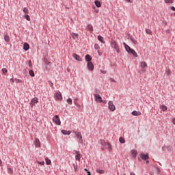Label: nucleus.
Instances as JSON below:
<instances>
[{
    "label": "nucleus",
    "instance_id": "obj_1",
    "mask_svg": "<svg viewBox=\"0 0 175 175\" xmlns=\"http://www.w3.org/2000/svg\"><path fill=\"white\" fill-rule=\"evenodd\" d=\"M123 46H124L125 50L129 54H132L135 58L137 57V53H136L134 49H133L132 48H131V46L126 44V43L124 42Z\"/></svg>",
    "mask_w": 175,
    "mask_h": 175
},
{
    "label": "nucleus",
    "instance_id": "obj_2",
    "mask_svg": "<svg viewBox=\"0 0 175 175\" xmlns=\"http://www.w3.org/2000/svg\"><path fill=\"white\" fill-rule=\"evenodd\" d=\"M111 47L114 49L118 54L120 53V47L118 46V44L113 39L111 40Z\"/></svg>",
    "mask_w": 175,
    "mask_h": 175
},
{
    "label": "nucleus",
    "instance_id": "obj_3",
    "mask_svg": "<svg viewBox=\"0 0 175 175\" xmlns=\"http://www.w3.org/2000/svg\"><path fill=\"white\" fill-rule=\"evenodd\" d=\"M53 121L56 125H61V120L59 119V116H58V115H55L53 118Z\"/></svg>",
    "mask_w": 175,
    "mask_h": 175
},
{
    "label": "nucleus",
    "instance_id": "obj_4",
    "mask_svg": "<svg viewBox=\"0 0 175 175\" xmlns=\"http://www.w3.org/2000/svg\"><path fill=\"white\" fill-rule=\"evenodd\" d=\"M94 95L96 102H97L98 103H102L103 102V100H102V96H100V95H99L98 94H94Z\"/></svg>",
    "mask_w": 175,
    "mask_h": 175
},
{
    "label": "nucleus",
    "instance_id": "obj_5",
    "mask_svg": "<svg viewBox=\"0 0 175 175\" xmlns=\"http://www.w3.org/2000/svg\"><path fill=\"white\" fill-rule=\"evenodd\" d=\"M108 109H109L111 111H114L116 110V106L114 105V103H113V101H109Z\"/></svg>",
    "mask_w": 175,
    "mask_h": 175
},
{
    "label": "nucleus",
    "instance_id": "obj_6",
    "mask_svg": "<svg viewBox=\"0 0 175 175\" xmlns=\"http://www.w3.org/2000/svg\"><path fill=\"white\" fill-rule=\"evenodd\" d=\"M55 98L57 100H62V94L61 92H56L55 94Z\"/></svg>",
    "mask_w": 175,
    "mask_h": 175
},
{
    "label": "nucleus",
    "instance_id": "obj_7",
    "mask_svg": "<svg viewBox=\"0 0 175 175\" xmlns=\"http://www.w3.org/2000/svg\"><path fill=\"white\" fill-rule=\"evenodd\" d=\"M75 135L79 140H80L81 143H83V136H81V133L75 132Z\"/></svg>",
    "mask_w": 175,
    "mask_h": 175
},
{
    "label": "nucleus",
    "instance_id": "obj_8",
    "mask_svg": "<svg viewBox=\"0 0 175 175\" xmlns=\"http://www.w3.org/2000/svg\"><path fill=\"white\" fill-rule=\"evenodd\" d=\"M140 157L142 159H143V161H147V159H148L149 158L148 153H146V154L141 153Z\"/></svg>",
    "mask_w": 175,
    "mask_h": 175
},
{
    "label": "nucleus",
    "instance_id": "obj_9",
    "mask_svg": "<svg viewBox=\"0 0 175 175\" xmlns=\"http://www.w3.org/2000/svg\"><path fill=\"white\" fill-rule=\"evenodd\" d=\"M88 70H90V72H92V70H94V64H92V62H89L88 63Z\"/></svg>",
    "mask_w": 175,
    "mask_h": 175
},
{
    "label": "nucleus",
    "instance_id": "obj_10",
    "mask_svg": "<svg viewBox=\"0 0 175 175\" xmlns=\"http://www.w3.org/2000/svg\"><path fill=\"white\" fill-rule=\"evenodd\" d=\"M72 57L76 59V61H82L81 57L76 53L72 54Z\"/></svg>",
    "mask_w": 175,
    "mask_h": 175
},
{
    "label": "nucleus",
    "instance_id": "obj_11",
    "mask_svg": "<svg viewBox=\"0 0 175 175\" xmlns=\"http://www.w3.org/2000/svg\"><path fill=\"white\" fill-rule=\"evenodd\" d=\"M77 155L75 156L76 161H80L81 159V154H80L79 151H75Z\"/></svg>",
    "mask_w": 175,
    "mask_h": 175
},
{
    "label": "nucleus",
    "instance_id": "obj_12",
    "mask_svg": "<svg viewBox=\"0 0 175 175\" xmlns=\"http://www.w3.org/2000/svg\"><path fill=\"white\" fill-rule=\"evenodd\" d=\"M85 59L87 61L88 63L91 62L92 61V57L90 55L88 54L85 56Z\"/></svg>",
    "mask_w": 175,
    "mask_h": 175
},
{
    "label": "nucleus",
    "instance_id": "obj_13",
    "mask_svg": "<svg viewBox=\"0 0 175 175\" xmlns=\"http://www.w3.org/2000/svg\"><path fill=\"white\" fill-rule=\"evenodd\" d=\"M38 98H33L31 100V106H33L36 105V103H38Z\"/></svg>",
    "mask_w": 175,
    "mask_h": 175
},
{
    "label": "nucleus",
    "instance_id": "obj_14",
    "mask_svg": "<svg viewBox=\"0 0 175 175\" xmlns=\"http://www.w3.org/2000/svg\"><path fill=\"white\" fill-rule=\"evenodd\" d=\"M98 144H100L103 147H106V146H107V143H106L103 139H100L98 141Z\"/></svg>",
    "mask_w": 175,
    "mask_h": 175
},
{
    "label": "nucleus",
    "instance_id": "obj_15",
    "mask_svg": "<svg viewBox=\"0 0 175 175\" xmlns=\"http://www.w3.org/2000/svg\"><path fill=\"white\" fill-rule=\"evenodd\" d=\"M23 50H25V51H28V50H29V44L25 42L23 44Z\"/></svg>",
    "mask_w": 175,
    "mask_h": 175
},
{
    "label": "nucleus",
    "instance_id": "obj_16",
    "mask_svg": "<svg viewBox=\"0 0 175 175\" xmlns=\"http://www.w3.org/2000/svg\"><path fill=\"white\" fill-rule=\"evenodd\" d=\"M141 68H142V72H146V69L144 68H147V63L146 62H142L141 63Z\"/></svg>",
    "mask_w": 175,
    "mask_h": 175
},
{
    "label": "nucleus",
    "instance_id": "obj_17",
    "mask_svg": "<svg viewBox=\"0 0 175 175\" xmlns=\"http://www.w3.org/2000/svg\"><path fill=\"white\" fill-rule=\"evenodd\" d=\"M4 40L6 43H9L10 42V38L9 37V35L4 34Z\"/></svg>",
    "mask_w": 175,
    "mask_h": 175
},
{
    "label": "nucleus",
    "instance_id": "obj_18",
    "mask_svg": "<svg viewBox=\"0 0 175 175\" xmlns=\"http://www.w3.org/2000/svg\"><path fill=\"white\" fill-rule=\"evenodd\" d=\"M131 114H132V116H142V112L137 111H133L131 112Z\"/></svg>",
    "mask_w": 175,
    "mask_h": 175
},
{
    "label": "nucleus",
    "instance_id": "obj_19",
    "mask_svg": "<svg viewBox=\"0 0 175 175\" xmlns=\"http://www.w3.org/2000/svg\"><path fill=\"white\" fill-rule=\"evenodd\" d=\"M98 40H99V42H100L101 43L105 44V39L103 38V37L102 36H98L97 37Z\"/></svg>",
    "mask_w": 175,
    "mask_h": 175
},
{
    "label": "nucleus",
    "instance_id": "obj_20",
    "mask_svg": "<svg viewBox=\"0 0 175 175\" xmlns=\"http://www.w3.org/2000/svg\"><path fill=\"white\" fill-rule=\"evenodd\" d=\"M94 4L96 8H100V6H102V3H100V1H99V0L94 1Z\"/></svg>",
    "mask_w": 175,
    "mask_h": 175
},
{
    "label": "nucleus",
    "instance_id": "obj_21",
    "mask_svg": "<svg viewBox=\"0 0 175 175\" xmlns=\"http://www.w3.org/2000/svg\"><path fill=\"white\" fill-rule=\"evenodd\" d=\"M62 133L63 135H70L72 133L71 131L62 130Z\"/></svg>",
    "mask_w": 175,
    "mask_h": 175
},
{
    "label": "nucleus",
    "instance_id": "obj_22",
    "mask_svg": "<svg viewBox=\"0 0 175 175\" xmlns=\"http://www.w3.org/2000/svg\"><path fill=\"white\" fill-rule=\"evenodd\" d=\"M34 145L36 147H40V141H39V139H36L35 140Z\"/></svg>",
    "mask_w": 175,
    "mask_h": 175
},
{
    "label": "nucleus",
    "instance_id": "obj_23",
    "mask_svg": "<svg viewBox=\"0 0 175 175\" xmlns=\"http://www.w3.org/2000/svg\"><path fill=\"white\" fill-rule=\"evenodd\" d=\"M107 146L108 147V150L109 151V152H111V151H113V148H111V145L110 144V143L107 142Z\"/></svg>",
    "mask_w": 175,
    "mask_h": 175
},
{
    "label": "nucleus",
    "instance_id": "obj_24",
    "mask_svg": "<svg viewBox=\"0 0 175 175\" xmlns=\"http://www.w3.org/2000/svg\"><path fill=\"white\" fill-rule=\"evenodd\" d=\"M130 40H131L132 43H133V44H137V41L133 37H130Z\"/></svg>",
    "mask_w": 175,
    "mask_h": 175
},
{
    "label": "nucleus",
    "instance_id": "obj_25",
    "mask_svg": "<svg viewBox=\"0 0 175 175\" xmlns=\"http://www.w3.org/2000/svg\"><path fill=\"white\" fill-rule=\"evenodd\" d=\"M87 28L88 31H90V32H92V31H94V27L92 26L91 24L88 25Z\"/></svg>",
    "mask_w": 175,
    "mask_h": 175
},
{
    "label": "nucleus",
    "instance_id": "obj_26",
    "mask_svg": "<svg viewBox=\"0 0 175 175\" xmlns=\"http://www.w3.org/2000/svg\"><path fill=\"white\" fill-rule=\"evenodd\" d=\"M131 154L133 157H136L137 156V150H131Z\"/></svg>",
    "mask_w": 175,
    "mask_h": 175
},
{
    "label": "nucleus",
    "instance_id": "obj_27",
    "mask_svg": "<svg viewBox=\"0 0 175 175\" xmlns=\"http://www.w3.org/2000/svg\"><path fill=\"white\" fill-rule=\"evenodd\" d=\"M29 75H30V76H31V77H35V72H34L33 70H30L29 71Z\"/></svg>",
    "mask_w": 175,
    "mask_h": 175
},
{
    "label": "nucleus",
    "instance_id": "obj_28",
    "mask_svg": "<svg viewBox=\"0 0 175 175\" xmlns=\"http://www.w3.org/2000/svg\"><path fill=\"white\" fill-rule=\"evenodd\" d=\"M119 142H120V143H121V144H124V143H125V139H124V137H120L119 138Z\"/></svg>",
    "mask_w": 175,
    "mask_h": 175
},
{
    "label": "nucleus",
    "instance_id": "obj_29",
    "mask_svg": "<svg viewBox=\"0 0 175 175\" xmlns=\"http://www.w3.org/2000/svg\"><path fill=\"white\" fill-rule=\"evenodd\" d=\"M45 161L46 165H51V160H50L49 158H46Z\"/></svg>",
    "mask_w": 175,
    "mask_h": 175
},
{
    "label": "nucleus",
    "instance_id": "obj_30",
    "mask_svg": "<svg viewBox=\"0 0 175 175\" xmlns=\"http://www.w3.org/2000/svg\"><path fill=\"white\" fill-rule=\"evenodd\" d=\"M96 172L98 173L99 174H104L105 170H96Z\"/></svg>",
    "mask_w": 175,
    "mask_h": 175
},
{
    "label": "nucleus",
    "instance_id": "obj_31",
    "mask_svg": "<svg viewBox=\"0 0 175 175\" xmlns=\"http://www.w3.org/2000/svg\"><path fill=\"white\" fill-rule=\"evenodd\" d=\"M23 12H25V14H28V13H29V10L27 7H25L23 8Z\"/></svg>",
    "mask_w": 175,
    "mask_h": 175
},
{
    "label": "nucleus",
    "instance_id": "obj_32",
    "mask_svg": "<svg viewBox=\"0 0 175 175\" xmlns=\"http://www.w3.org/2000/svg\"><path fill=\"white\" fill-rule=\"evenodd\" d=\"M24 18H25L26 20H27V21H31V17H29V15L28 14H25L24 16Z\"/></svg>",
    "mask_w": 175,
    "mask_h": 175
},
{
    "label": "nucleus",
    "instance_id": "obj_33",
    "mask_svg": "<svg viewBox=\"0 0 175 175\" xmlns=\"http://www.w3.org/2000/svg\"><path fill=\"white\" fill-rule=\"evenodd\" d=\"M161 109L163 110V111H166V110H167V107L165 105H161Z\"/></svg>",
    "mask_w": 175,
    "mask_h": 175
},
{
    "label": "nucleus",
    "instance_id": "obj_34",
    "mask_svg": "<svg viewBox=\"0 0 175 175\" xmlns=\"http://www.w3.org/2000/svg\"><path fill=\"white\" fill-rule=\"evenodd\" d=\"M167 150L169 152L173 151V148L170 146H166Z\"/></svg>",
    "mask_w": 175,
    "mask_h": 175
},
{
    "label": "nucleus",
    "instance_id": "obj_35",
    "mask_svg": "<svg viewBox=\"0 0 175 175\" xmlns=\"http://www.w3.org/2000/svg\"><path fill=\"white\" fill-rule=\"evenodd\" d=\"M8 173H9V174H13V169L10 167L8 168Z\"/></svg>",
    "mask_w": 175,
    "mask_h": 175
},
{
    "label": "nucleus",
    "instance_id": "obj_36",
    "mask_svg": "<svg viewBox=\"0 0 175 175\" xmlns=\"http://www.w3.org/2000/svg\"><path fill=\"white\" fill-rule=\"evenodd\" d=\"M66 102H67V103H68V105H72V98H68L67 100H66Z\"/></svg>",
    "mask_w": 175,
    "mask_h": 175
},
{
    "label": "nucleus",
    "instance_id": "obj_37",
    "mask_svg": "<svg viewBox=\"0 0 175 175\" xmlns=\"http://www.w3.org/2000/svg\"><path fill=\"white\" fill-rule=\"evenodd\" d=\"M146 32L148 33V35H151V33H152V31H151V29H146Z\"/></svg>",
    "mask_w": 175,
    "mask_h": 175
},
{
    "label": "nucleus",
    "instance_id": "obj_38",
    "mask_svg": "<svg viewBox=\"0 0 175 175\" xmlns=\"http://www.w3.org/2000/svg\"><path fill=\"white\" fill-rule=\"evenodd\" d=\"M72 38L73 39H77V38H79V34L74 33L72 34Z\"/></svg>",
    "mask_w": 175,
    "mask_h": 175
},
{
    "label": "nucleus",
    "instance_id": "obj_39",
    "mask_svg": "<svg viewBox=\"0 0 175 175\" xmlns=\"http://www.w3.org/2000/svg\"><path fill=\"white\" fill-rule=\"evenodd\" d=\"M94 49H95V50H99L100 49V46H99V44H95Z\"/></svg>",
    "mask_w": 175,
    "mask_h": 175
},
{
    "label": "nucleus",
    "instance_id": "obj_40",
    "mask_svg": "<svg viewBox=\"0 0 175 175\" xmlns=\"http://www.w3.org/2000/svg\"><path fill=\"white\" fill-rule=\"evenodd\" d=\"M49 83L50 87H51L53 90H54V84L53 83V82L51 81H49Z\"/></svg>",
    "mask_w": 175,
    "mask_h": 175
},
{
    "label": "nucleus",
    "instance_id": "obj_41",
    "mask_svg": "<svg viewBox=\"0 0 175 175\" xmlns=\"http://www.w3.org/2000/svg\"><path fill=\"white\" fill-rule=\"evenodd\" d=\"M174 0H165V3H173Z\"/></svg>",
    "mask_w": 175,
    "mask_h": 175
},
{
    "label": "nucleus",
    "instance_id": "obj_42",
    "mask_svg": "<svg viewBox=\"0 0 175 175\" xmlns=\"http://www.w3.org/2000/svg\"><path fill=\"white\" fill-rule=\"evenodd\" d=\"M73 167L75 172H77V170H79V168L77 167V165L73 164Z\"/></svg>",
    "mask_w": 175,
    "mask_h": 175
},
{
    "label": "nucleus",
    "instance_id": "obj_43",
    "mask_svg": "<svg viewBox=\"0 0 175 175\" xmlns=\"http://www.w3.org/2000/svg\"><path fill=\"white\" fill-rule=\"evenodd\" d=\"M28 65H29V68H30L31 69H32V62H31V60H29V61L28 62Z\"/></svg>",
    "mask_w": 175,
    "mask_h": 175
},
{
    "label": "nucleus",
    "instance_id": "obj_44",
    "mask_svg": "<svg viewBox=\"0 0 175 175\" xmlns=\"http://www.w3.org/2000/svg\"><path fill=\"white\" fill-rule=\"evenodd\" d=\"M37 163L42 165V166L44 165V161H37Z\"/></svg>",
    "mask_w": 175,
    "mask_h": 175
},
{
    "label": "nucleus",
    "instance_id": "obj_45",
    "mask_svg": "<svg viewBox=\"0 0 175 175\" xmlns=\"http://www.w3.org/2000/svg\"><path fill=\"white\" fill-rule=\"evenodd\" d=\"M2 72L3 73V74H5V73H7L8 72V69H6V68H2Z\"/></svg>",
    "mask_w": 175,
    "mask_h": 175
},
{
    "label": "nucleus",
    "instance_id": "obj_46",
    "mask_svg": "<svg viewBox=\"0 0 175 175\" xmlns=\"http://www.w3.org/2000/svg\"><path fill=\"white\" fill-rule=\"evenodd\" d=\"M156 170H157V174H159V173H161V170L159 169V167H157Z\"/></svg>",
    "mask_w": 175,
    "mask_h": 175
},
{
    "label": "nucleus",
    "instance_id": "obj_47",
    "mask_svg": "<svg viewBox=\"0 0 175 175\" xmlns=\"http://www.w3.org/2000/svg\"><path fill=\"white\" fill-rule=\"evenodd\" d=\"M109 80H110V81H111V83H116V81H115V79H113V78H109Z\"/></svg>",
    "mask_w": 175,
    "mask_h": 175
},
{
    "label": "nucleus",
    "instance_id": "obj_48",
    "mask_svg": "<svg viewBox=\"0 0 175 175\" xmlns=\"http://www.w3.org/2000/svg\"><path fill=\"white\" fill-rule=\"evenodd\" d=\"M101 73H103V75H106V73H107V72L106 70H100Z\"/></svg>",
    "mask_w": 175,
    "mask_h": 175
},
{
    "label": "nucleus",
    "instance_id": "obj_49",
    "mask_svg": "<svg viewBox=\"0 0 175 175\" xmlns=\"http://www.w3.org/2000/svg\"><path fill=\"white\" fill-rule=\"evenodd\" d=\"M95 92L96 94H99V89L95 88Z\"/></svg>",
    "mask_w": 175,
    "mask_h": 175
},
{
    "label": "nucleus",
    "instance_id": "obj_50",
    "mask_svg": "<svg viewBox=\"0 0 175 175\" xmlns=\"http://www.w3.org/2000/svg\"><path fill=\"white\" fill-rule=\"evenodd\" d=\"M171 10H173V12H175V7L174 6H172L170 8Z\"/></svg>",
    "mask_w": 175,
    "mask_h": 175
},
{
    "label": "nucleus",
    "instance_id": "obj_51",
    "mask_svg": "<svg viewBox=\"0 0 175 175\" xmlns=\"http://www.w3.org/2000/svg\"><path fill=\"white\" fill-rule=\"evenodd\" d=\"M166 148H167L166 146H163L161 150H162V151H165L166 150Z\"/></svg>",
    "mask_w": 175,
    "mask_h": 175
},
{
    "label": "nucleus",
    "instance_id": "obj_52",
    "mask_svg": "<svg viewBox=\"0 0 175 175\" xmlns=\"http://www.w3.org/2000/svg\"><path fill=\"white\" fill-rule=\"evenodd\" d=\"M166 73L167 75H170V70H167Z\"/></svg>",
    "mask_w": 175,
    "mask_h": 175
},
{
    "label": "nucleus",
    "instance_id": "obj_53",
    "mask_svg": "<svg viewBox=\"0 0 175 175\" xmlns=\"http://www.w3.org/2000/svg\"><path fill=\"white\" fill-rule=\"evenodd\" d=\"M172 122H173V124L175 125V118H173Z\"/></svg>",
    "mask_w": 175,
    "mask_h": 175
},
{
    "label": "nucleus",
    "instance_id": "obj_54",
    "mask_svg": "<svg viewBox=\"0 0 175 175\" xmlns=\"http://www.w3.org/2000/svg\"><path fill=\"white\" fill-rule=\"evenodd\" d=\"M10 81H11L12 83H14V79L13 78H11V79H10Z\"/></svg>",
    "mask_w": 175,
    "mask_h": 175
},
{
    "label": "nucleus",
    "instance_id": "obj_55",
    "mask_svg": "<svg viewBox=\"0 0 175 175\" xmlns=\"http://www.w3.org/2000/svg\"><path fill=\"white\" fill-rule=\"evenodd\" d=\"M102 103H104L105 105H106V103H107V101H106V100H103Z\"/></svg>",
    "mask_w": 175,
    "mask_h": 175
},
{
    "label": "nucleus",
    "instance_id": "obj_56",
    "mask_svg": "<svg viewBox=\"0 0 175 175\" xmlns=\"http://www.w3.org/2000/svg\"><path fill=\"white\" fill-rule=\"evenodd\" d=\"M15 80H16V83H20V79H16Z\"/></svg>",
    "mask_w": 175,
    "mask_h": 175
},
{
    "label": "nucleus",
    "instance_id": "obj_57",
    "mask_svg": "<svg viewBox=\"0 0 175 175\" xmlns=\"http://www.w3.org/2000/svg\"><path fill=\"white\" fill-rule=\"evenodd\" d=\"M84 171H85V172H87V173H88V172H89L87 168H85V169H84Z\"/></svg>",
    "mask_w": 175,
    "mask_h": 175
},
{
    "label": "nucleus",
    "instance_id": "obj_58",
    "mask_svg": "<svg viewBox=\"0 0 175 175\" xmlns=\"http://www.w3.org/2000/svg\"><path fill=\"white\" fill-rule=\"evenodd\" d=\"M130 175H136L135 174H134V172H131Z\"/></svg>",
    "mask_w": 175,
    "mask_h": 175
},
{
    "label": "nucleus",
    "instance_id": "obj_59",
    "mask_svg": "<svg viewBox=\"0 0 175 175\" xmlns=\"http://www.w3.org/2000/svg\"><path fill=\"white\" fill-rule=\"evenodd\" d=\"M88 175H91V172L88 171Z\"/></svg>",
    "mask_w": 175,
    "mask_h": 175
},
{
    "label": "nucleus",
    "instance_id": "obj_60",
    "mask_svg": "<svg viewBox=\"0 0 175 175\" xmlns=\"http://www.w3.org/2000/svg\"><path fill=\"white\" fill-rule=\"evenodd\" d=\"M96 13H98L99 10H95Z\"/></svg>",
    "mask_w": 175,
    "mask_h": 175
},
{
    "label": "nucleus",
    "instance_id": "obj_61",
    "mask_svg": "<svg viewBox=\"0 0 175 175\" xmlns=\"http://www.w3.org/2000/svg\"><path fill=\"white\" fill-rule=\"evenodd\" d=\"M126 1H127L128 2H130L131 3H132V1H131V0H126Z\"/></svg>",
    "mask_w": 175,
    "mask_h": 175
},
{
    "label": "nucleus",
    "instance_id": "obj_62",
    "mask_svg": "<svg viewBox=\"0 0 175 175\" xmlns=\"http://www.w3.org/2000/svg\"><path fill=\"white\" fill-rule=\"evenodd\" d=\"M146 163H150V161L147 160Z\"/></svg>",
    "mask_w": 175,
    "mask_h": 175
},
{
    "label": "nucleus",
    "instance_id": "obj_63",
    "mask_svg": "<svg viewBox=\"0 0 175 175\" xmlns=\"http://www.w3.org/2000/svg\"><path fill=\"white\" fill-rule=\"evenodd\" d=\"M0 165H2V160L0 159Z\"/></svg>",
    "mask_w": 175,
    "mask_h": 175
},
{
    "label": "nucleus",
    "instance_id": "obj_64",
    "mask_svg": "<svg viewBox=\"0 0 175 175\" xmlns=\"http://www.w3.org/2000/svg\"><path fill=\"white\" fill-rule=\"evenodd\" d=\"M102 151H105V148H101Z\"/></svg>",
    "mask_w": 175,
    "mask_h": 175
}]
</instances>
